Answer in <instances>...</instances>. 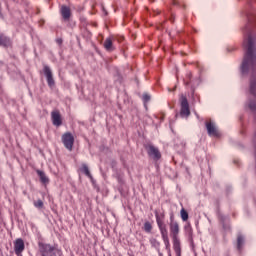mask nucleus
Listing matches in <instances>:
<instances>
[{
	"mask_svg": "<svg viewBox=\"0 0 256 256\" xmlns=\"http://www.w3.org/2000/svg\"><path fill=\"white\" fill-rule=\"evenodd\" d=\"M185 231H186L187 235H188L191 239H193V228L191 227V224H187V225L185 226Z\"/></svg>",
	"mask_w": 256,
	"mask_h": 256,
	"instance_id": "aec40b11",
	"label": "nucleus"
},
{
	"mask_svg": "<svg viewBox=\"0 0 256 256\" xmlns=\"http://www.w3.org/2000/svg\"><path fill=\"white\" fill-rule=\"evenodd\" d=\"M246 38L244 39V47L246 54L241 66L242 75H247L251 71L249 93L253 98H250L248 107L251 111H256V55H255V41L251 28L247 25L245 28Z\"/></svg>",
	"mask_w": 256,
	"mask_h": 256,
	"instance_id": "f257e3e1",
	"label": "nucleus"
},
{
	"mask_svg": "<svg viewBox=\"0 0 256 256\" xmlns=\"http://www.w3.org/2000/svg\"><path fill=\"white\" fill-rule=\"evenodd\" d=\"M205 127H206L209 137H219L221 135L219 133V130H217V127L215 126V122H213L211 120L206 121Z\"/></svg>",
	"mask_w": 256,
	"mask_h": 256,
	"instance_id": "6e6552de",
	"label": "nucleus"
},
{
	"mask_svg": "<svg viewBox=\"0 0 256 256\" xmlns=\"http://www.w3.org/2000/svg\"><path fill=\"white\" fill-rule=\"evenodd\" d=\"M62 143L68 151H73L75 145V136L71 132H66L62 135Z\"/></svg>",
	"mask_w": 256,
	"mask_h": 256,
	"instance_id": "20e7f679",
	"label": "nucleus"
},
{
	"mask_svg": "<svg viewBox=\"0 0 256 256\" xmlns=\"http://www.w3.org/2000/svg\"><path fill=\"white\" fill-rule=\"evenodd\" d=\"M57 43H58L59 45H61V43H63V40H62V39H57Z\"/></svg>",
	"mask_w": 256,
	"mask_h": 256,
	"instance_id": "393cba45",
	"label": "nucleus"
},
{
	"mask_svg": "<svg viewBox=\"0 0 256 256\" xmlns=\"http://www.w3.org/2000/svg\"><path fill=\"white\" fill-rule=\"evenodd\" d=\"M80 21H83L85 23L87 20L85 18H81Z\"/></svg>",
	"mask_w": 256,
	"mask_h": 256,
	"instance_id": "a878e982",
	"label": "nucleus"
},
{
	"mask_svg": "<svg viewBox=\"0 0 256 256\" xmlns=\"http://www.w3.org/2000/svg\"><path fill=\"white\" fill-rule=\"evenodd\" d=\"M60 13L64 21H69L71 19V8L68 6H61Z\"/></svg>",
	"mask_w": 256,
	"mask_h": 256,
	"instance_id": "f8f14e48",
	"label": "nucleus"
},
{
	"mask_svg": "<svg viewBox=\"0 0 256 256\" xmlns=\"http://www.w3.org/2000/svg\"><path fill=\"white\" fill-rule=\"evenodd\" d=\"M52 123L55 127H61L63 125V118L59 110H53L51 112Z\"/></svg>",
	"mask_w": 256,
	"mask_h": 256,
	"instance_id": "1a4fd4ad",
	"label": "nucleus"
},
{
	"mask_svg": "<svg viewBox=\"0 0 256 256\" xmlns=\"http://www.w3.org/2000/svg\"><path fill=\"white\" fill-rule=\"evenodd\" d=\"M173 249L176 253V256H181V240L178 238H172Z\"/></svg>",
	"mask_w": 256,
	"mask_h": 256,
	"instance_id": "ddd939ff",
	"label": "nucleus"
},
{
	"mask_svg": "<svg viewBox=\"0 0 256 256\" xmlns=\"http://www.w3.org/2000/svg\"><path fill=\"white\" fill-rule=\"evenodd\" d=\"M170 236L172 239L179 238V231H181L179 227V222L175 221L173 216L170 217Z\"/></svg>",
	"mask_w": 256,
	"mask_h": 256,
	"instance_id": "423d86ee",
	"label": "nucleus"
},
{
	"mask_svg": "<svg viewBox=\"0 0 256 256\" xmlns=\"http://www.w3.org/2000/svg\"><path fill=\"white\" fill-rule=\"evenodd\" d=\"M143 100L145 101V103H147L148 101L151 100V96L145 94V95H143Z\"/></svg>",
	"mask_w": 256,
	"mask_h": 256,
	"instance_id": "b1692460",
	"label": "nucleus"
},
{
	"mask_svg": "<svg viewBox=\"0 0 256 256\" xmlns=\"http://www.w3.org/2000/svg\"><path fill=\"white\" fill-rule=\"evenodd\" d=\"M81 171L86 175V177H89V179H93V175H91V172L89 171V167L87 166V164L82 165Z\"/></svg>",
	"mask_w": 256,
	"mask_h": 256,
	"instance_id": "f3484780",
	"label": "nucleus"
},
{
	"mask_svg": "<svg viewBox=\"0 0 256 256\" xmlns=\"http://www.w3.org/2000/svg\"><path fill=\"white\" fill-rule=\"evenodd\" d=\"M145 149L152 159L154 161H159L161 159V152L159 151V148L153 146L152 144L145 145Z\"/></svg>",
	"mask_w": 256,
	"mask_h": 256,
	"instance_id": "0eeeda50",
	"label": "nucleus"
},
{
	"mask_svg": "<svg viewBox=\"0 0 256 256\" xmlns=\"http://www.w3.org/2000/svg\"><path fill=\"white\" fill-rule=\"evenodd\" d=\"M150 243L152 247H155V249H159V247H161V243L155 238L150 239Z\"/></svg>",
	"mask_w": 256,
	"mask_h": 256,
	"instance_id": "412c9836",
	"label": "nucleus"
},
{
	"mask_svg": "<svg viewBox=\"0 0 256 256\" xmlns=\"http://www.w3.org/2000/svg\"><path fill=\"white\" fill-rule=\"evenodd\" d=\"M174 5H177V1H174Z\"/></svg>",
	"mask_w": 256,
	"mask_h": 256,
	"instance_id": "bb28decb",
	"label": "nucleus"
},
{
	"mask_svg": "<svg viewBox=\"0 0 256 256\" xmlns=\"http://www.w3.org/2000/svg\"><path fill=\"white\" fill-rule=\"evenodd\" d=\"M34 207H36L37 209H43V207H44L43 200L38 199V200L34 201Z\"/></svg>",
	"mask_w": 256,
	"mask_h": 256,
	"instance_id": "4be33fe9",
	"label": "nucleus"
},
{
	"mask_svg": "<svg viewBox=\"0 0 256 256\" xmlns=\"http://www.w3.org/2000/svg\"><path fill=\"white\" fill-rule=\"evenodd\" d=\"M36 173H37L38 177L40 178L41 183L43 185H48L49 177H47V175H45V172H43L41 170H36Z\"/></svg>",
	"mask_w": 256,
	"mask_h": 256,
	"instance_id": "dca6fc26",
	"label": "nucleus"
},
{
	"mask_svg": "<svg viewBox=\"0 0 256 256\" xmlns=\"http://www.w3.org/2000/svg\"><path fill=\"white\" fill-rule=\"evenodd\" d=\"M43 72L46 76L48 87H55V80L53 79V72L49 66H44Z\"/></svg>",
	"mask_w": 256,
	"mask_h": 256,
	"instance_id": "9b49d317",
	"label": "nucleus"
},
{
	"mask_svg": "<svg viewBox=\"0 0 256 256\" xmlns=\"http://www.w3.org/2000/svg\"><path fill=\"white\" fill-rule=\"evenodd\" d=\"M180 215H181L182 221H188L189 220V213L187 212V210H185V208L181 209Z\"/></svg>",
	"mask_w": 256,
	"mask_h": 256,
	"instance_id": "a211bd4d",
	"label": "nucleus"
},
{
	"mask_svg": "<svg viewBox=\"0 0 256 256\" xmlns=\"http://www.w3.org/2000/svg\"><path fill=\"white\" fill-rule=\"evenodd\" d=\"M144 231L146 233H151V231H153V225L151 224V222L147 221L144 223Z\"/></svg>",
	"mask_w": 256,
	"mask_h": 256,
	"instance_id": "6ab92c4d",
	"label": "nucleus"
},
{
	"mask_svg": "<svg viewBox=\"0 0 256 256\" xmlns=\"http://www.w3.org/2000/svg\"><path fill=\"white\" fill-rule=\"evenodd\" d=\"M188 77H189V78H191V73H190V74H188Z\"/></svg>",
	"mask_w": 256,
	"mask_h": 256,
	"instance_id": "cd10ccee",
	"label": "nucleus"
},
{
	"mask_svg": "<svg viewBox=\"0 0 256 256\" xmlns=\"http://www.w3.org/2000/svg\"><path fill=\"white\" fill-rule=\"evenodd\" d=\"M180 115L181 117H189L191 115V110L189 109V101L185 95H181L180 97Z\"/></svg>",
	"mask_w": 256,
	"mask_h": 256,
	"instance_id": "39448f33",
	"label": "nucleus"
},
{
	"mask_svg": "<svg viewBox=\"0 0 256 256\" xmlns=\"http://www.w3.org/2000/svg\"><path fill=\"white\" fill-rule=\"evenodd\" d=\"M243 247V236H238L237 238V248L241 249Z\"/></svg>",
	"mask_w": 256,
	"mask_h": 256,
	"instance_id": "5701e85b",
	"label": "nucleus"
},
{
	"mask_svg": "<svg viewBox=\"0 0 256 256\" xmlns=\"http://www.w3.org/2000/svg\"><path fill=\"white\" fill-rule=\"evenodd\" d=\"M38 249L41 256H57L55 247L51 246V244L39 242Z\"/></svg>",
	"mask_w": 256,
	"mask_h": 256,
	"instance_id": "7ed1b4c3",
	"label": "nucleus"
},
{
	"mask_svg": "<svg viewBox=\"0 0 256 256\" xmlns=\"http://www.w3.org/2000/svg\"><path fill=\"white\" fill-rule=\"evenodd\" d=\"M155 218L165 247L169 250L171 244L169 242V230H167V224L165 223V212L155 211Z\"/></svg>",
	"mask_w": 256,
	"mask_h": 256,
	"instance_id": "f03ea898",
	"label": "nucleus"
},
{
	"mask_svg": "<svg viewBox=\"0 0 256 256\" xmlns=\"http://www.w3.org/2000/svg\"><path fill=\"white\" fill-rule=\"evenodd\" d=\"M104 49H106V51H113L115 49V46H113V38L112 37H108L106 38V40L104 41Z\"/></svg>",
	"mask_w": 256,
	"mask_h": 256,
	"instance_id": "2eb2a0df",
	"label": "nucleus"
},
{
	"mask_svg": "<svg viewBox=\"0 0 256 256\" xmlns=\"http://www.w3.org/2000/svg\"><path fill=\"white\" fill-rule=\"evenodd\" d=\"M14 251L17 256H21L23 251H25V242L23 239L18 238L14 242Z\"/></svg>",
	"mask_w": 256,
	"mask_h": 256,
	"instance_id": "9d476101",
	"label": "nucleus"
},
{
	"mask_svg": "<svg viewBox=\"0 0 256 256\" xmlns=\"http://www.w3.org/2000/svg\"><path fill=\"white\" fill-rule=\"evenodd\" d=\"M11 45H13L11 39L5 34H0V47H11Z\"/></svg>",
	"mask_w": 256,
	"mask_h": 256,
	"instance_id": "4468645a",
	"label": "nucleus"
}]
</instances>
